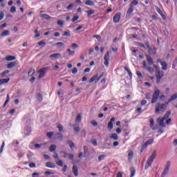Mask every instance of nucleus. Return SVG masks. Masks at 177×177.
I'll use <instances>...</instances> for the list:
<instances>
[{"label": "nucleus", "instance_id": "69168bd1", "mask_svg": "<svg viewBox=\"0 0 177 177\" xmlns=\"http://www.w3.org/2000/svg\"><path fill=\"white\" fill-rule=\"evenodd\" d=\"M17 156H18L19 158H21L24 156V153L19 152Z\"/></svg>", "mask_w": 177, "mask_h": 177}, {"label": "nucleus", "instance_id": "c9c22d12", "mask_svg": "<svg viewBox=\"0 0 177 177\" xmlns=\"http://www.w3.org/2000/svg\"><path fill=\"white\" fill-rule=\"evenodd\" d=\"M92 15H95V10H89L87 11V16L88 17H91Z\"/></svg>", "mask_w": 177, "mask_h": 177}, {"label": "nucleus", "instance_id": "20e7f679", "mask_svg": "<svg viewBox=\"0 0 177 177\" xmlns=\"http://www.w3.org/2000/svg\"><path fill=\"white\" fill-rule=\"evenodd\" d=\"M160 91L159 89H156L154 91L152 94V98L151 100V104H154V103H157V100H158V97H160Z\"/></svg>", "mask_w": 177, "mask_h": 177}, {"label": "nucleus", "instance_id": "423d86ee", "mask_svg": "<svg viewBox=\"0 0 177 177\" xmlns=\"http://www.w3.org/2000/svg\"><path fill=\"white\" fill-rule=\"evenodd\" d=\"M165 167L161 174V177H165L167 175H168V173L169 172V167H171V162L167 161Z\"/></svg>", "mask_w": 177, "mask_h": 177}, {"label": "nucleus", "instance_id": "4d7b16f0", "mask_svg": "<svg viewBox=\"0 0 177 177\" xmlns=\"http://www.w3.org/2000/svg\"><path fill=\"white\" fill-rule=\"evenodd\" d=\"M46 136H48V138H49V139H50L52 138V136H53V132H48L46 133Z\"/></svg>", "mask_w": 177, "mask_h": 177}, {"label": "nucleus", "instance_id": "58836bf2", "mask_svg": "<svg viewBox=\"0 0 177 177\" xmlns=\"http://www.w3.org/2000/svg\"><path fill=\"white\" fill-rule=\"evenodd\" d=\"M145 143L147 144V146H149V145H153V143H154V140L149 139Z\"/></svg>", "mask_w": 177, "mask_h": 177}, {"label": "nucleus", "instance_id": "4c0bfd02", "mask_svg": "<svg viewBox=\"0 0 177 177\" xmlns=\"http://www.w3.org/2000/svg\"><path fill=\"white\" fill-rule=\"evenodd\" d=\"M10 100V97H9V95H7V97L4 102L3 107H5L6 106V104H8V103H9Z\"/></svg>", "mask_w": 177, "mask_h": 177}, {"label": "nucleus", "instance_id": "72a5a7b5", "mask_svg": "<svg viewBox=\"0 0 177 177\" xmlns=\"http://www.w3.org/2000/svg\"><path fill=\"white\" fill-rule=\"evenodd\" d=\"M128 160H132V158H133V151H130L128 153Z\"/></svg>", "mask_w": 177, "mask_h": 177}, {"label": "nucleus", "instance_id": "f03ea898", "mask_svg": "<svg viewBox=\"0 0 177 177\" xmlns=\"http://www.w3.org/2000/svg\"><path fill=\"white\" fill-rule=\"evenodd\" d=\"M157 157V151H153L151 156L147 160L146 165L145 166V169H149V167H151L153 161Z\"/></svg>", "mask_w": 177, "mask_h": 177}, {"label": "nucleus", "instance_id": "e2e57ef3", "mask_svg": "<svg viewBox=\"0 0 177 177\" xmlns=\"http://www.w3.org/2000/svg\"><path fill=\"white\" fill-rule=\"evenodd\" d=\"M138 46H140V48H146V44H143L142 43H138Z\"/></svg>", "mask_w": 177, "mask_h": 177}, {"label": "nucleus", "instance_id": "f257e3e1", "mask_svg": "<svg viewBox=\"0 0 177 177\" xmlns=\"http://www.w3.org/2000/svg\"><path fill=\"white\" fill-rule=\"evenodd\" d=\"M170 115L171 111H167L166 113L164 115L163 118L159 117L157 118V122H158L160 127H161L162 128H165V127H167L164 121H165V120H168Z\"/></svg>", "mask_w": 177, "mask_h": 177}, {"label": "nucleus", "instance_id": "b1692460", "mask_svg": "<svg viewBox=\"0 0 177 177\" xmlns=\"http://www.w3.org/2000/svg\"><path fill=\"white\" fill-rule=\"evenodd\" d=\"M156 12L160 15L161 17L163 19V20H165L166 17L165 15L162 13V11H161V9H160L158 7H156Z\"/></svg>", "mask_w": 177, "mask_h": 177}, {"label": "nucleus", "instance_id": "3c124183", "mask_svg": "<svg viewBox=\"0 0 177 177\" xmlns=\"http://www.w3.org/2000/svg\"><path fill=\"white\" fill-rule=\"evenodd\" d=\"M81 120H82L81 115H77V118H76V120H75V122H80Z\"/></svg>", "mask_w": 177, "mask_h": 177}, {"label": "nucleus", "instance_id": "6ab92c4d", "mask_svg": "<svg viewBox=\"0 0 177 177\" xmlns=\"http://www.w3.org/2000/svg\"><path fill=\"white\" fill-rule=\"evenodd\" d=\"M67 144L69 145L71 150H74V149H75V145H74V142L71 140H68Z\"/></svg>", "mask_w": 177, "mask_h": 177}, {"label": "nucleus", "instance_id": "2eb2a0df", "mask_svg": "<svg viewBox=\"0 0 177 177\" xmlns=\"http://www.w3.org/2000/svg\"><path fill=\"white\" fill-rule=\"evenodd\" d=\"M120 19H121V12H118L113 17V23H120Z\"/></svg>", "mask_w": 177, "mask_h": 177}, {"label": "nucleus", "instance_id": "393cba45", "mask_svg": "<svg viewBox=\"0 0 177 177\" xmlns=\"http://www.w3.org/2000/svg\"><path fill=\"white\" fill-rule=\"evenodd\" d=\"M9 81H10V78L0 79V85H3V84H8Z\"/></svg>", "mask_w": 177, "mask_h": 177}, {"label": "nucleus", "instance_id": "4be33fe9", "mask_svg": "<svg viewBox=\"0 0 177 177\" xmlns=\"http://www.w3.org/2000/svg\"><path fill=\"white\" fill-rule=\"evenodd\" d=\"M17 62L14 61V62H10V64H8L7 65V67H8V68H13V67H15V66H17Z\"/></svg>", "mask_w": 177, "mask_h": 177}, {"label": "nucleus", "instance_id": "bf43d9fd", "mask_svg": "<svg viewBox=\"0 0 177 177\" xmlns=\"http://www.w3.org/2000/svg\"><path fill=\"white\" fill-rule=\"evenodd\" d=\"M149 122H150V127L151 128V127H153L154 125V120L153 118H151L149 120Z\"/></svg>", "mask_w": 177, "mask_h": 177}, {"label": "nucleus", "instance_id": "6e6d98bb", "mask_svg": "<svg viewBox=\"0 0 177 177\" xmlns=\"http://www.w3.org/2000/svg\"><path fill=\"white\" fill-rule=\"evenodd\" d=\"M10 12L11 13H16V7L15 6H12L10 8Z\"/></svg>", "mask_w": 177, "mask_h": 177}, {"label": "nucleus", "instance_id": "49530a36", "mask_svg": "<svg viewBox=\"0 0 177 177\" xmlns=\"http://www.w3.org/2000/svg\"><path fill=\"white\" fill-rule=\"evenodd\" d=\"M60 45L61 46H64V43L62 42V41H59V42H57L55 43L53 46H57Z\"/></svg>", "mask_w": 177, "mask_h": 177}, {"label": "nucleus", "instance_id": "338daca9", "mask_svg": "<svg viewBox=\"0 0 177 177\" xmlns=\"http://www.w3.org/2000/svg\"><path fill=\"white\" fill-rule=\"evenodd\" d=\"M30 168H35L37 167V165L35 163H30L29 164Z\"/></svg>", "mask_w": 177, "mask_h": 177}, {"label": "nucleus", "instance_id": "dca6fc26", "mask_svg": "<svg viewBox=\"0 0 177 177\" xmlns=\"http://www.w3.org/2000/svg\"><path fill=\"white\" fill-rule=\"evenodd\" d=\"M146 59L148 63V66H153V58L150 55H147Z\"/></svg>", "mask_w": 177, "mask_h": 177}, {"label": "nucleus", "instance_id": "4468645a", "mask_svg": "<svg viewBox=\"0 0 177 177\" xmlns=\"http://www.w3.org/2000/svg\"><path fill=\"white\" fill-rule=\"evenodd\" d=\"M114 121H115V118L113 117L111 118L110 121L108 123V129L109 131H111V129H113V122H114Z\"/></svg>", "mask_w": 177, "mask_h": 177}, {"label": "nucleus", "instance_id": "473e14b6", "mask_svg": "<svg viewBox=\"0 0 177 177\" xmlns=\"http://www.w3.org/2000/svg\"><path fill=\"white\" fill-rule=\"evenodd\" d=\"M41 17H43V19H45L46 20H49V19H52V17L50 15H48L47 14H42L41 15Z\"/></svg>", "mask_w": 177, "mask_h": 177}, {"label": "nucleus", "instance_id": "9d476101", "mask_svg": "<svg viewBox=\"0 0 177 177\" xmlns=\"http://www.w3.org/2000/svg\"><path fill=\"white\" fill-rule=\"evenodd\" d=\"M104 64L106 66V67H109V62L110 60V53L107 51L104 57Z\"/></svg>", "mask_w": 177, "mask_h": 177}, {"label": "nucleus", "instance_id": "0eeeda50", "mask_svg": "<svg viewBox=\"0 0 177 177\" xmlns=\"http://www.w3.org/2000/svg\"><path fill=\"white\" fill-rule=\"evenodd\" d=\"M142 68H145L148 70L149 74H153L154 73V68L153 67H151V66H147V62L146 61H143L142 62Z\"/></svg>", "mask_w": 177, "mask_h": 177}, {"label": "nucleus", "instance_id": "c03bdc74", "mask_svg": "<svg viewBox=\"0 0 177 177\" xmlns=\"http://www.w3.org/2000/svg\"><path fill=\"white\" fill-rule=\"evenodd\" d=\"M5 147V141L2 142V145L0 149V155L2 154V151H3V148Z\"/></svg>", "mask_w": 177, "mask_h": 177}, {"label": "nucleus", "instance_id": "5fc2aeb1", "mask_svg": "<svg viewBox=\"0 0 177 177\" xmlns=\"http://www.w3.org/2000/svg\"><path fill=\"white\" fill-rule=\"evenodd\" d=\"M73 8H74V5L73 3H71L66 7V9H68V10H71Z\"/></svg>", "mask_w": 177, "mask_h": 177}, {"label": "nucleus", "instance_id": "37998d69", "mask_svg": "<svg viewBox=\"0 0 177 177\" xmlns=\"http://www.w3.org/2000/svg\"><path fill=\"white\" fill-rule=\"evenodd\" d=\"M67 52H68L69 56H74V54L75 53V51H73L71 49H68Z\"/></svg>", "mask_w": 177, "mask_h": 177}, {"label": "nucleus", "instance_id": "e433bc0d", "mask_svg": "<svg viewBox=\"0 0 177 177\" xmlns=\"http://www.w3.org/2000/svg\"><path fill=\"white\" fill-rule=\"evenodd\" d=\"M130 171H131L130 177H134L135 176V168L131 167Z\"/></svg>", "mask_w": 177, "mask_h": 177}, {"label": "nucleus", "instance_id": "09e8293b", "mask_svg": "<svg viewBox=\"0 0 177 177\" xmlns=\"http://www.w3.org/2000/svg\"><path fill=\"white\" fill-rule=\"evenodd\" d=\"M39 46H41V48H44L45 45H46V43L45 41H39L38 43Z\"/></svg>", "mask_w": 177, "mask_h": 177}, {"label": "nucleus", "instance_id": "79ce46f5", "mask_svg": "<svg viewBox=\"0 0 177 177\" xmlns=\"http://www.w3.org/2000/svg\"><path fill=\"white\" fill-rule=\"evenodd\" d=\"M37 99L39 102H42V95L41 93H38L37 95Z\"/></svg>", "mask_w": 177, "mask_h": 177}, {"label": "nucleus", "instance_id": "a211bd4d", "mask_svg": "<svg viewBox=\"0 0 177 177\" xmlns=\"http://www.w3.org/2000/svg\"><path fill=\"white\" fill-rule=\"evenodd\" d=\"M41 147H43V149H46V143L35 144V149H41Z\"/></svg>", "mask_w": 177, "mask_h": 177}, {"label": "nucleus", "instance_id": "c85d7f7f", "mask_svg": "<svg viewBox=\"0 0 177 177\" xmlns=\"http://www.w3.org/2000/svg\"><path fill=\"white\" fill-rule=\"evenodd\" d=\"M111 139H113V140H118V136L117 133H113L110 136Z\"/></svg>", "mask_w": 177, "mask_h": 177}, {"label": "nucleus", "instance_id": "ea45409f", "mask_svg": "<svg viewBox=\"0 0 177 177\" xmlns=\"http://www.w3.org/2000/svg\"><path fill=\"white\" fill-rule=\"evenodd\" d=\"M55 135L57 136V139H59V140H63V135H62L60 133H57Z\"/></svg>", "mask_w": 177, "mask_h": 177}, {"label": "nucleus", "instance_id": "a19ab883", "mask_svg": "<svg viewBox=\"0 0 177 177\" xmlns=\"http://www.w3.org/2000/svg\"><path fill=\"white\" fill-rule=\"evenodd\" d=\"M55 150H56V145H51L50 147V151L53 152Z\"/></svg>", "mask_w": 177, "mask_h": 177}, {"label": "nucleus", "instance_id": "8fccbe9b", "mask_svg": "<svg viewBox=\"0 0 177 177\" xmlns=\"http://www.w3.org/2000/svg\"><path fill=\"white\" fill-rule=\"evenodd\" d=\"M104 158H106V156L105 155H100L98 157V161H102V160H104Z\"/></svg>", "mask_w": 177, "mask_h": 177}, {"label": "nucleus", "instance_id": "5701e85b", "mask_svg": "<svg viewBox=\"0 0 177 177\" xmlns=\"http://www.w3.org/2000/svg\"><path fill=\"white\" fill-rule=\"evenodd\" d=\"M6 60L7 62H13V60H16V57L12 56V55H8L6 57Z\"/></svg>", "mask_w": 177, "mask_h": 177}, {"label": "nucleus", "instance_id": "0e129e2a", "mask_svg": "<svg viewBox=\"0 0 177 177\" xmlns=\"http://www.w3.org/2000/svg\"><path fill=\"white\" fill-rule=\"evenodd\" d=\"M77 73H78V69L77 68H73L72 74H76Z\"/></svg>", "mask_w": 177, "mask_h": 177}, {"label": "nucleus", "instance_id": "f3484780", "mask_svg": "<svg viewBox=\"0 0 177 177\" xmlns=\"http://www.w3.org/2000/svg\"><path fill=\"white\" fill-rule=\"evenodd\" d=\"M59 57H62V54L60 53H54L49 56L50 59H52V58L59 59Z\"/></svg>", "mask_w": 177, "mask_h": 177}, {"label": "nucleus", "instance_id": "f704fd0d", "mask_svg": "<svg viewBox=\"0 0 177 177\" xmlns=\"http://www.w3.org/2000/svg\"><path fill=\"white\" fill-rule=\"evenodd\" d=\"M55 164H57L58 167H63V160H55Z\"/></svg>", "mask_w": 177, "mask_h": 177}, {"label": "nucleus", "instance_id": "aec40b11", "mask_svg": "<svg viewBox=\"0 0 177 177\" xmlns=\"http://www.w3.org/2000/svg\"><path fill=\"white\" fill-rule=\"evenodd\" d=\"M133 12V7L131 6L129 7V8L128 9L127 12V15L126 17H129L131 16V15H132V12Z\"/></svg>", "mask_w": 177, "mask_h": 177}, {"label": "nucleus", "instance_id": "7ed1b4c3", "mask_svg": "<svg viewBox=\"0 0 177 177\" xmlns=\"http://www.w3.org/2000/svg\"><path fill=\"white\" fill-rule=\"evenodd\" d=\"M155 107L156 114H160V113H162L167 110V108H165V104L160 102H158Z\"/></svg>", "mask_w": 177, "mask_h": 177}, {"label": "nucleus", "instance_id": "de8ad7c7", "mask_svg": "<svg viewBox=\"0 0 177 177\" xmlns=\"http://www.w3.org/2000/svg\"><path fill=\"white\" fill-rule=\"evenodd\" d=\"M57 128L59 129V132H62V131H63V125H62L61 124H58Z\"/></svg>", "mask_w": 177, "mask_h": 177}, {"label": "nucleus", "instance_id": "680f3d73", "mask_svg": "<svg viewBox=\"0 0 177 177\" xmlns=\"http://www.w3.org/2000/svg\"><path fill=\"white\" fill-rule=\"evenodd\" d=\"M91 143L93 146H97V142L95 139L91 140Z\"/></svg>", "mask_w": 177, "mask_h": 177}, {"label": "nucleus", "instance_id": "cd10ccee", "mask_svg": "<svg viewBox=\"0 0 177 177\" xmlns=\"http://www.w3.org/2000/svg\"><path fill=\"white\" fill-rule=\"evenodd\" d=\"M1 37H8V35H10V31L9 30H4L1 34Z\"/></svg>", "mask_w": 177, "mask_h": 177}, {"label": "nucleus", "instance_id": "13d9d810", "mask_svg": "<svg viewBox=\"0 0 177 177\" xmlns=\"http://www.w3.org/2000/svg\"><path fill=\"white\" fill-rule=\"evenodd\" d=\"M80 19V17L78 15H75L73 19H72V21L74 23L75 21H77Z\"/></svg>", "mask_w": 177, "mask_h": 177}, {"label": "nucleus", "instance_id": "7c9ffc66", "mask_svg": "<svg viewBox=\"0 0 177 177\" xmlns=\"http://www.w3.org/2000/svg\"><path fill=\"white\" fill-rule=\"evenodd\" d=\"M34 74H35V69L30 68V70L28 73V75L29 77H32V75H34Z\"/></svg>", "mask_w": 177, "mask_h": 177}, {"label": "nucleus", "instance_id": "6e6552de", "mask_svg": "<svg viewBox=\"0 0 177 177\" xmlns=\"http://www.w3.org/2000/svg\"><path fill=\"white\" fill-rule=\"evenodd\" d=\"M48 70H50L49 67H44L41 68L39 71V78H42V77L45 76V73H46V71H48Z\"/></svg>", "mask_w": 177, "mask_h": 177}, {"label": "nucleus", "instance_id": "39448f33", "mask_svg": "<svg viewBox=\"0 0 177 177\" xmlns=\"http://www.w3.org/2000/svg\"><path fill=\"white\" fill-rule=\"evenodd\" d=\"M145 46L149 55H156V47H154V46H150L149 41H145Z\"/></svg>", "mask_w": 177, "mask_h": 177}, {"label": "nucleus", "instance_id": "2f4dec72", "mask_svg": "<svg viewBox=\"0 0 177 177\" xmlns=\"http://www.w3.org/2000/svg\"><path fill=\"white\" fill-rule=\"evenodd\" d=\"M85 5H87L88 6H93V5H95V3L91 0H87L85 2Z\"/></svg>", "mask_w": 177, "mask_h": 177}, {"label": "nucleus", "instance_id": "f8f14e48", "mask_svg": "<svg viewBox=\"0 0 177 177\" xmlns=\"http://www.w3.org/2000/svg\"><path fill=\"white\" fill-rule=\"evenodd\" d=\"M156 81H157V83L158 84V82L161 81V79L162 78V77H164V71H158V72H156Z\"/></svg>", "mask_w": 177, "mask_h": 177}, {"label": "nucleus", "instance_id": "a878e982", "mask_svg": "<svg viewBox=\"0 0 177 177\" xmlns=\"http://www.w3.org/2000/svg\"><path fill=\"white\" fill-rule=\"evenodd\" d=\"M46 167H47V168H56V165L50 162H46Z\"/></svg>", "mask_w": 177, "mask_h": 177}, {"label": "nucleus", "instance_id": "603ef678", "mask_svg": "<svg viewBox=\"0 0 177 177\" xmlns=\"http://www.w3.org/2000/svg\"><path fill=\"white\" fill-rule=\"evenodd\" d=\"M35 33L36 34L35 35V38H39V37H41V34H39V32H38V30H35Z\"/></svg>", "mask_w": 177, "mask_h": 177}, {"label": "nucleus", "instance_id": "052dcab7", "mask_svg": "<svg viewBox=\"0 0 177 177\" xmlns=\"http://www.w3.org/2000/svg\"><path fill=\"white\" fill-rule=\"evenodd\" d=\"M6 74H9V71L6 70L4 72H3L1 73V77H5V75H6Z\"/></svg>", "mask_w": 177, "mask_h": 177}, {"label": "nucleus", "instance_id": "864d4df0", "mask_svg": "<svg viewBox=\"0 0 177 177\" xmlns=\"http://www.w3.org/2000/svg\"><path fill=\"white\" fill-rule=\"evenodd\" d=\"M57 24H58V26H63L64 24V21H63V20H62V19H59L58 21H57Z\"/></svg>", "mask_w": 177, "mask_h": 177}, {"label": "nucleus", "instance_id": "a18cd8bd", "mask_svg": "<svg viewBox=\"0 0 177 177\" xmlns=\"http://www.w3.org/2000/svg\"><path fill=\"white\" fill-rule=\"evenodd\" d=\"M63 35L64 37H71V34L69 30L64 32Z\"/></svg>", "mask_w": 177, "mask_h": 177}, {"label": "nucleus", "instance_id": "ddd939ff", "mask_svg": "<svg viewBox=\"0 0 177 177\" xmlns=\"http://www.w3.org/2000/svg\"><path fill=\"white\" fill-rule=\"evenodd\" d=\"M176 99H177V93H176L173 95H171L170 99L168 100V102H166L163 103L162 104H165V109H167V106H168V104H169V103H171V102H174V100H176Z\"/></svg>", "mask_w": 177, "mask_h": 177}, {"label": "nucleus", "instance_id": "bb28decb", "mask_svg": "<svg viewBox=\"0 0 177 177\" xmlns=\"http://www.w3.org/2000/svg\"><path fill=\"white\" fill-rule=\"evenodd\" d=\"M97 78H99V77H97V75H93V76L90 79L89 82H90V83H92V82H93V81H95V82H98V81H97Z\"/></svg>", "mask_w": 177, "mask_h": 177}, {"label": "nucleus", "instance_id": "1a4fd4ad", "mask_svg": "<svg viewBox=\"0 0 177 177\" xmlns=\"http://www.w3.org/2000/svg\"><path fill=\"white\" fill-rule=\"evenodd\" d=\"M157 63H160V65L162 66V70H168V64L165 61H162L161 59H157Z\"/></svg>", "mask_w": 177, "mask_h": 177}, {"label": "nucleus", "instance_id": "c756f323", "mask_svg": "<svg viewBox=\"0 0 177 177\" xmlns=\"http://www.w3.org/2000/svg\"><path fill=\"white\" fill-rule=\"evenodd\" d=\"M88 156H89V154H88V147L84 146L83 157H88Z\"/></svg>", "mask_w": 177, "mask_h": 177}, {"label": "nucleus", "instance_id": "774afa93", "mask_svg": "<svg viewBox=\"0 0 177 177\" xmlns=\"http://www.w3.org/2000/svg\"><path fill=\"white\" fill-rule=\"evenodd\" d=\"M73 129L75 132H80V127H75Z\"/></svg>", "mask_w": 177, "mask_h": 177}, {"label": "nucleus", "instance_id": "9b49d317", "mask_svg": "<svg viewBox=\"0 0 177 177\" xmlns=\"http://www.w3.org/2000/svg\"><path fill=\"white\" fill-rule=\"evenodd\" d=\"M60 154H64V158H69V160H71L72 161L74 160V155L73 153H68L66 151H61Z\"/></svg>", "mask_w": 177, "mask_h": 177}, {"label": "nucleus", "instance_id": "412c9836", "mask_svg": "<svg viewBox=\"0 0 177 177\" xmlns=\"http://www.w3.org/2000/svg\"><path fill=\"white\" fill-rule=\"evenodd\" d=\"M72 171L75 176H78V167L76 165H73Z\"/></svg>", "mask_w": 177, "mask_h": 177}]
</instances>
